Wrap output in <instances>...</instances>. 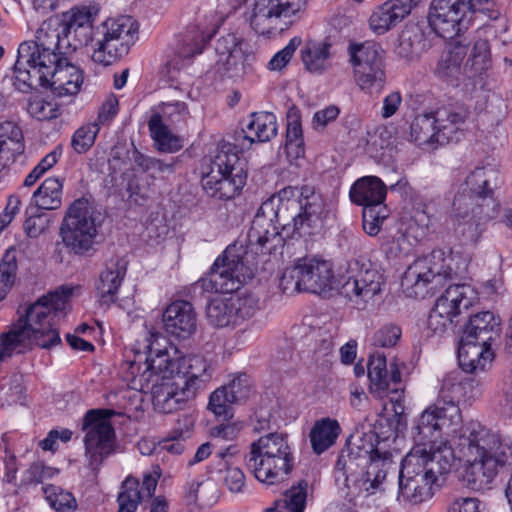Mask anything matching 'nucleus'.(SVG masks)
<instances>
[{"label":"nucleus","mask_w":512,"mask_h":512,"mask_svg":"<svg viewBox=\"0 0 512 512\" xmlns=\"http://www.w3.org/2000/svg\"><path fill=\"white\" fill-rule=\"evenodd\" d=\"M160 341H165L161 333L149 331L142 342H136L134 360L126 363L140 389L151 391L154 409L168 414L183 409L206 388L213 368L200 355L171 359Z\"/></svg>","instance_id":"obj_1"},{"label":"nucleus","mask_w":512,"mask_h":512,"mask_svg":"<svg viewBox=\"0 0 512 512\" xmlns=\"http://www.w3.org/2000/svg\"><path fill=\"white\" fill-rule=\"evenodd\" d=\"M322 201L312 186H287L259 208L248 231L251 247L271 253L286 237L309 236L319 221Z\"/></svg>","instance_id":"obj_2"},{"label":"nucleus","mask_w":512,"mask_h":512,"mask_svg":"<svg viewBox=\"0 0 512 512\" xmlns=\"http://www.w3.org/2000/svg\"><path fill=\"white\" fill-rule=\"evenodd\" d=\"M414 446L401 462L398 472L397 501L417 505L432 497V486L450 472L455 456L448 440L418 438L412 431Z\"/></svg>","instance_id":"obj_3"},{"label":"nucleus","mask_w":512,"mask_h":512,"mask_svg":"<svg viewBox=\"0 0 512 512\" xmlns=\"http://www.w3.org/2000/svg\"><path fill=\"white\" fill-rule=\"evenodd\" d=\"M457 448L467 462L464 479L473 490L489 488L500 469L512 465V440L478 422L460 429Z\"/></svg>","instance_id":"obj_4"},{"label":"nucleus","mask_w":512,"mask_h":512,"mask_svg":"<svg viewBox=\"0 0 512 512\" xmlns=\"http://www.w3.org/2000/svg\"><path fill=\"white\" fill-rule=\"evenodd\" d=\"M392 454L380 452L374 444V435L364 434L347 441L335 465L345 480L362 482L366 491L383 490L382 485L393 469Z\"/></svg>","instance_id":"obj_5"},{"label":"nucleus","mask_w":512,"mask_h":512,"mask_svg":"<svg viewBox=\"0 0 512 512\" xmlns=\"http://www.w3.org/2000/svg\"><path fill=\"white\" fill-rule=\"evenodd\" d=\"M73 293L69 287H61L38 298L30 304L12 328L31 349L32 345L50 349L61 343L56 319L64 315L67 301Z\"/></svg>","instance_id":"obj_6"},{"label":"nucleus","mask_w":512,"mask_h":512,"mask_svg":"<svg viewBox=\"0 0 512 512\" xmlns=\"http://www.w3.org/2000/svg\"><path fill=\"white\" fill-rule=\"evenodd\" d=\"M467 383L457 370L449 372L442 380L436 401L429 405L415 421L412 431L419 433L418 438L445 440L442 437L444 427L452 433L463 428L460 401L465 397Z\"/></svg>","instance_id":"obj_7"},{"label":"nucleus","mask_w":512,"mask_h":512,"mask_svg":"<svg viewBox=\"0 0 512 512\" xmlns=\"http://www.w3.org/2000/svg\"><path fill=\"white\" fill-rule=\"evenodd\" d=\"M245 465L255 478L273 485L287 478L294 467V456L287 436L269 433L250 445Z\"/></svg>","instance_id":"obj_8"},{"label":"nucleus","mask_w":512,"mask_h":512,"mask_svg":"<svg viewBox=\"0 0 512 512\" xmlns=\"http://www.w3.org/2000/svg\"><path fill=\"white\" fill-rule=\"evenodd\" d=\"M62 30L52 28L50 23L43 22L37 29L35 39L22 42L18 47L17 60L13 67L14 86L17 90L28 93L31 91V73L40 68V64L55 63L63 56L60 51Z\"/></svg>","instance_id":"obj_9"},{"label":"nucleus","mask_w":512,"mask_h":512,"mask_svg":"<svg viewBox=\"0 0 512 512\" xmlns=\"http://www.w3.org/2000/svg\"><path fill=\"white\" fill-rule=\"evenodd\" d=\"M247 174L236 145L222 143L211 163L210 171L202 177L207 195L217 200H230L244 187Z\"/></svg>","instance_id":"obj_10"},{"label":"nucleus","mask_w":512,"mask_h":512,"mask_svg":"<svg viewBox=\"0 0 512 512\" xmlns=\"http://www.w3.org/2000/svg\"><path fill=\"white\" fill-rule=\"evenodd\" d=\"M139 25L127 15L108 18L93 32L92 60L104 66L115 63L127 55L138 39Z\"/></svg>","instance_id":"obj_11"},{"label":"nucleus","mask_w":512,"mask_h":512,"mask_svg":"<svg viewBox=\"0 0 512 512\" xmlns=\"http://www.w3.org/2000/svg\"><path fill=\"white\" fill-rule=\"evenodd\" d=\"M116 414L111 409H91L83 418L85 457L95 475L104 461L116 451V435L110 420Z\"/></svg>","instance_id":"obj_12"},{"label":"nucleus","mask_w":512,"mask_h":512,"mask_svg":"<svg viewBox=\"0 0 512 512\" xmlns=\"http://www.w3.org/2000/svg\"><path fill=\"white\" fill-rule=\"evenodd\" d=\"M98 226L95 209L87 199L79 198L67 209L60 235L65 246L74 254L84 255L96 244Z\"/></svg>","instance_id":"obj_13"},{"label":"nucleus","mask_w":512,"mask_h":512,"mask_svg":"<svg viewBox=\"0 0 512 512\" xmlns=\"http://www.w3.org/2000/svg\"><path fill=\"white\" fill-rule=\"evenodd\" d=\"M242 247L229 246L211 267L207 277L198 281L201 288L209 293L231 294L237 291L254 275L253 268L246 260Z\"/></svg>","instance_id":"obj_14"},{"label":"nucleus","mask_w":512,"mask_h":512,"mask_svg":"<svg viewBox=\"0 0 512 512\" xmlns=\"http://www.w3.org/2000/svg\"><path fill=\"white\" fill-rule=\"evenodd\" d=\"M490 4V0H432L428 24L439 37L452 39L468 28L473 13L489 9Z\"/></svg>","instance_id":"obj_15"},{"label":"nucleus","mask_w":512,"mask_h":512,"mask_svg":"<svg viewBox=\"0 0 512 512\" xmlns=\"http://www.w3.org/2000/svg\"><path fill=\"white\" fill-rule=\"evenodd\" d=\"M452 268L445 263L444 253L433 250L430 254L418 258L408 266L401 279V287L408 297H423L426 288L434 281L451 278Z\"/></svg>","instance_id":"obj_16"},{"label":"nucleus","mask_w":512,"mask_h":512,"mask_svg":"<svg viewBox=\"0 0 512 512\" xmlns=\"http://www.w3.org/2000/svg\"><path fill=\"white\" fill-rule=\"evenodd\" d=\"M31 90L37 87L50 88L57 96L77 94L83 83V73L66 57L61 56L55 63L40 64L31 73Z\"/></svg>","instance_id":"obj_17"},{"label":"nucleus","mask_w":512,"mask_h":512,"mask_svg":"<svg viewBox=\"0 0 512 512\" xmlns=\"http://www.w3.org/2000/svg\"><path fill=\"white\" fill-rule=\"evenodd\" d=\"M348 274V279L342 285L341 294L358 308H364L381 292L383 276L369 260H352L348 266Z\"/></svg>","instance_id":"obj_18"},{"label":"nucleus","mask_w":512,"mask_h":512,"mask_svg":"<svg viewBox=\"0 0 512 512\" xmlns=\"http://www.w3.org/2000/svg\"><path fill=\"white\" fill-rule=\"evenodd\" d=\"M258 310L259 300L250 294L215 297L206 306V317L215 327L235 326L252 318Z\"/></svg>","instance_id":"obj_19"},{"label":"nucleus","mask_w":512,"mask_h":512,"mask_svg":"<svg viewBox=\"0 0 512 512\" xmlns=\"http://www.w3.org/2000/svg\"><path fill=\"white\" fill-rule=\"evenodd\" d=\"M159 113L153 114L148 127L157 149L161 152L173 153L182 148L180 139L173 135L163 123V119L171 124L185 121L189 116L188 106L183 101H165L159 105Z\"/></svg>","instance_id":"obj_20"},{"label":"nucleus","mask_w":512,"mask_h":512,"mask_svg":"<svg viewBox=\"0 0 512 512\" xmlns=\"http://www.w3.org/2000/svg\"><path fill=\"white\" fill-rule=\"evenodd\" d=\"M299 10V0H256L250 25L256 33L269 35L277 29L278 19Z\"/></svg>","instance_id":"obj_21"},{"label":"nucleus","mask_w":512,"mask_h":512,"mask_svg":"<svg viewBox=\"0 0 512 512\" xmlns=\"http://www.w3.org/2000/svg\"><path fill=\"white\" fill-rule=\"evenodd\" d=\"M162 320L166 332L176 338L187 339L196 331V313L188 301L177 300L169 304L163 312Z\"/></svg>","instance_id":"obj_22"},{"label":"nucleus","mask_w":512,"mask_h":512,"mask_svg":"<svg viewBox=\"0 0 512 512\" xmlns=\"http://www.w3.org/2000/svg\"><path fill=\"white\" fill-rule=\"evenodd\" d=\"M500 336V319L491 311H483L470 316L465 325L462 342L489 346Z\"/></svg>","instance_id":"obj_23"},{"label":"nucleus","mask_w":512,"mask_h":512,"mask_svg":"<svg viewBox=\"0 0 512 512\" xmlns=\"http://www.w3.org/2000/svg\"><path fill=\"white\" fill-rule=\"evenodd\" d=\"M242 46L243 40L234 33H228L216 41L215 51L220 56L228 77H241L246 73L249 55Z\"/></svg>","instance_id":"obj_24"},{"label":"nucleus","mask_w":512,"mask_h":512,"mask_svg":"<svg viewBox=\"0 0 512 512\" xmlns=\"http://www.w3.org/2000/svg\"><path fill=\"white\" fill-rule=\"evenodd\" d=\"M127 264L123 257H113L106 263L96 285L97 297L101 305L110 306L117 301L118 290L127 272Z\"/></svg>","instance_id":"obj_25"},{"label":"nucleus","mask_w":512,"mask_h":512,"mask_svg":"<svg viewBox=\"0 0 512 512\" xmlns=\"http://www.w3.org/2000/svg\"><path fill=\"white\" fill-rule=\"evenodd\" d=\"M97 4H90L71 10V15L62 27L64 37H73L76 43L74 47L87 45L92 42V24L99 13Z\"/></svg>","instance_id":"obj_26"},{"label":"nucleus","mask_w":512,"mask_h":512,"mask_svg":"<svg viewBox=\"0 0 512 512\" xmlns=\"http://www.w3.org/2000/svg\"><path fill=\"white\" fill-rule=\"evenodd\" d=\"M420 0H389L375 9L369 19V26L376 34H384L402 21L417 6Z\"/></svg>","instance_id":"obj_27"},{"label":"nucleus","mask_w":512,"mask_h":512,"mask_svg":"<svg viewBox=\"0 0 512 512\" xmlns=\"http://www.w3.org/2000/svg\"><path fill=\"white\" fill-rule=\"evenodd\" d=\"M276 134L277 122L273 113H252L246 129L238 133L236 141L241 149H245L255 142L270 141Z\"/></svg>","instance_id":"obj_28"},{"label":"nucleus","mask_w":512,"mask_h":512,"mask_svg":"<svg viewBox=\"0 0 512 512\" xmlns=\"http://www.w3.org/2000/svg\"><path fill=\"white\" fill-rule=\"evenodd\" d=\"M299 261L303 274L302 290L304 292L322 294L331 289L333 271L328 261L316 258H304Z\"/></svg>","instance_id":"obj_29"},{"label":"nucleus","mask_w":512,"mask_h":512,"mask_svg":"<svg viewBox=\"0 0 512 512\" xmlns=\"http://www.w3.org/2000/svg\"><path fill=\"white\" fill-rule=\"evenodd\" d=\"M367 373L371 389L377 392L397 391V388H391L390 386L391 384L397 385L401 382V371L397 364L390 363L388 370L386 356L380 352H375L370 356L367 364Z\"/></svg>","instance_id":"obj_30"},{"label":"nucleus","mask_w":512,"mask_h":512,"mask_svg":"<svg viewBox=\"0 0 512 512\" xmlns=\"http://www.w3.org/2000/svg\"><path fill=\"white\" fill-rule=\"evenodd\" d=\"M386 186L376 176H365L358 179L350 189L351 201L357 205L367 207H385Z\"/></svg>","instance_id":"obj_31"},{"label":"nucleus","mask_w":512,"mask_h":512,"mask_svg":"<svg viewBox=\"0 0 512 512\" xmlns=\"http://www.w3.org/2000/svg\"><path fill=\"white\" fill-rule=\"evenodd\" d=\"M478 300L477 292L470 285L457 284L449 286L445 292L437 298L435 305L454 318L469 309Z\"/></svg>","instance_id":"obj_32"},{"label":"nucleus","mask_w":512,"mask_h":512,"mask_svg":"<svg viewBox=\"0 0 512 512\" xmlns=\"http://www.w3.org/2000/svg\"><path fill=\"white\" fill-rule=\"evenodd\" d=\"M433 114L439 134V144L442 145L457 139L460 126L464 124L469 112L464 107H441Z\"/></svg>","instance_id":"obj_33"},{"label":"nucleus","mask_w":512,"mask_h":512,"mask_svg":"<svg viewBox=\"0 0 512 512\" xmlns=\"http://www.w3.org/2000/svg\"><path fill=\"white\" fill-rule=\"evenodd\" d=\"M210 39L211 28L197 19V23L189 25L180 35L177 53L181 58H192L202 53Z\"/></svg>","instance_id":"obj_34"},{"label":"nucleus","mask_w":512,"mask_h":512,"mask_svg":"<svg viewBox=\"0 0 512 512\" xmlns=\"http://www.w3.org/2000/svg\"><path fill=\"white\" fill-rule=\"evenodd\" d=\"M494 352L489 346L476 343L462 342L458 351L459 365L469 373L486 371L492 364Z\"/></svg>","instance_id":"obj_35"},{"label":"nucleus","mask_w":512,"mask_h":512,"mask_svg":"<svg viewBox=\"0 0 512 512\" xmlns=\"http://www.w3.org/2000/svg\"><path fill=\"white\" fill-rule=\"evenodd\" d=\"M496 177V173L492 169L485 167L475 168L465 179L467 193L479 198L482 202H486L487 208L491 205L492 209L496 206L493 199V188L491 187L492 179Z\"/></svg>","instance_id":"obj_36"},{"label":"nucleus","mask_w":512,"mask_h":512,"mask_svg":"<svg viewBox=\"0 0 512 512\" xmlns=\"http://www.w3.org/2000/svg\"><path fill=\"white\" fill-rule=\"evenodd\" d=\"M340 432L341 428L337 420L329 417L317 420L309 433L314 453L320 455L333 446Z\"/></svg>","instance_id":"obj_37"},{"label":"nucleus","mask_w":512,"mask_h":512,"mask_svg":"<svg viewBox=\"0 0 512 512\" xmlns=\"http://www.w3.org/2000/svg\"><path fill=\"white\" fill-rule=\"evenodd\" d=\"M350 62L353 68L385 66V51L379 43L365 41L349 45Z\"/></svg>","instance_id":"obj_38"},{"label":"nucleus","mask_w":512,"mask_h":512,"mask_svg":"<svg viewBox=\"0 0 512 512\" xmlns=\"http://www.w3.org/2000/svg\"><path fill=\"white\" fill-rule=\"evenodd\" d=\"M286 118L285 150L287 156L293 159L303 157L305 149L300 110L296 106L290 107L287 111Z\"/></svg>","instance_id":"obj_39"},{"label":"nucleus","mask_w":512,"mask_h":512,"mask_svg":"<svg viewBox=\"0 0 512 512\" xmlns=\"http://www.w3.org/2000/svg\"><path fill=\"white\" fill-rule=\"evenodd\" d=\"M492 215L488 211H476L472 209V216L469 218H461V220L449 219V223L454 231L455 236L462 244L467 245L476 243L480 238L481 231L479 224L481 220H488Z\"/></svg>","instance_id":"obj_40"},{"label":"nucleus","mask_w":512,"mask_h":512,"mask_svg":"<svg viewBox=\"0 0 512 512\" xmlns=\"http://www.w3.org/2000/svg\"><path fill=\"white\" fill-rule=\"evenodd\" d=\"M62 189V180L50 177L34 191L32 199L38 209L56 210L62 203Z\"/></svg>","instance_id":"obj_41"},{"label":"nucleus","mask_w":512,"mask_h":512,"mask_svg":"<svg viewBox=\"0 0 512 512\" xmlns=\"http://www.w3.org/2000/svg\"><path fill=\"white\" fill-rule=\"evenodd\" d=\"M410 140L419 146L439 143L436 120L433 113L417 115L410 125Z\"/></svg>","instance_id":"obj_42"},{"label":"nucleus","mask_w":512,"mask_h":512,"mask_svg":"<svg viewBox=\"0 0 512 512\" xmlns=\"http://www.w3.org/2000/svg\"><path fill=\"white\" fill-rule=\"evenodd\" d=\"M355 81L359 88L367 94L378 95L386 85L385 66L354 68Z\"/></svg>","instance_id":"obj_43"},{"label":"nucleus","mask_w":512,"mask_h":512,"mask_svg":"<svg viewBox=\"0 0 512 512\" xmlns=\"http://www.w3.org/2000/svg\"><path fill=\"white\" fill-rule=\"evenodd\" d=\"M331 44L328 42L312 43L301 50L302 62L311 73H323L328 68L331 57Z\"/></svg>","instance_id":"obj_44"},{"label":"nucleus","mask_w":512,"mask_h":512,"mask_svg":"<svg viewBox=\"0 0 512 512\" xmlns=\"http://www.w3.org/2000/svg\"><path fill=\"white\" fill-rule=\"evenodd\" d=\"M465 55L466 48L464 46L454 45L442 54L436 67V74L445 79L458 78Z\"/></svg>","instance_id":"obj_45"},{"label":"nucleus","mask_w":512,"mask_h":512,"mask_svg":"<svg viewBox=\"0 0 512 512\" xmlns=\"http://www.w3.org/2000/svg\"><path fill=\"white\" fill-rule=\"evenodd\" d=\"M142 500V493L139 490V481L134 477H127L117 496V512H135Z\"/></svg>","instance_id":"obj_46"},{"label":"nucleus","mask_w":512,"mask_h":512,"mask_svg":"<svg viewBox=\"0 0 512 512\" xmlns=\"http://www.w3.org/2000/svg\"><path fill=\"white\" fill-rule=\"evenodd\" d=\"M18 271L15 249H8L0 262V301L5 299L12 289Z\"/></svg>","instance_id":"obj_47"},{"label":"nucleus","mask_w":512,"mask_h":512,"mask_svg":"<svg viewBox=\"0 0 512 512\" xmlns=\"http://www.w3.org/2000/svg\"><path fill=\"white\" fill-rule=\"evenodd\" d=\"M485 207H487L486 202H482L474 195L463 191L455 195L452 203V213L449 219L458 221L461 220V218H469L472 216L473 208H475L476 211H485Z\"/></svg>","instance_id":"obj_48"},{"label":"nucleus","mask_w":512,"mask_h":512,"mask_svg":"<svg viewBox=\"0 0 512 512\" xmlns=\"http://www.w3.org/2000/svg\"><path fill=\"white\" fill-rule=\"evenodd\" d=\"M228 397L236 404L245 403L253 393V384L249 376L245 373H237L232 376L230 381L223 385Z\"/></svg>","instance_id":"obj_49"},{"label":"nucleus","mask_w":512,"mask_h":512,"mask_svg":"<svg viewBox=\"0 0 512 512\" xmlns=\"http://www.w3.org/2000/svg\"><path fill=\"white\" fill-rule=\"evenodd\" d=\"M58 473L56 468L46 466L41 461H36L23 472L19 487H28L31 485H38L47 479L53 478Z\"/></svg>","instance_id":"obj_50"},{"label":"nucleus","mask_w":512,"mask_h":512,"mask_svg":"<svg viewBox=\"0 0 512 512\" xmlns=\"http://www.w3.org/2000/svg\"><path fill=\"white\" fill-rule=\"evenodd\" d=\"M308 493V482L300 480L296 485L291 486L279 499L290 512H303L306 506Z\"/></svg>","instance_id":"obj_51"},{"label":"nucleus","mask_w":512,"mask_h":512,"mask_svg":"<svg viewBox=\"0 0 512 512\" xmlns=\"http://www.w3.org/2000/svg\"><path fill=\"white\" fill-rule=\"evenodd\" d=\"M99 130L98 123H90L78 128L71 140V146L75 152L81 154L88 151L93 146Z\"/></svg>","instance_id":"obj_52"},{"label":"nucleus","mask_w":512,"mask_h":512,"mask_svg":"<svg viewBox=\"0 0 512 512\" xmlns=\"http://www.w3.org/2000/svg\"><path fill=\"white\" fill-rule=\"evenodd\" d=\"M387 207H367L363 208L362 226L369 236H376L381 229L383 222L388 218Z\"/></svg>","instance_id":"obj_53"},{"label":"nucleus","mask_w":512,"mask_h":512,"mask_svg":"<svg viewBox=\"0 0 512 512\" xmlns=\"http://www.w3.org/2000/svg\"><path fill=\"white\" fill-rule=\"evenodd\" d=\"M302 276L300 261L298 260L293 266L287 267L283 271L279 281L280 289L288 295L304 292L302 290L304 287Z\"/></svg>","instance_id":"obj_54"},{"label":"nucleus","mask_w":512,"mask_h":512,"mask_svg":"<svg viewBox=\"0 0 512 512\" xmlns=\"http://www.w3.org/2000/svg\"><path fill=\"white\" fill-rule=\"evenodd\" d=\"M228 396L223 386L217 388L210 394L207 409L217 417L232 418V405L235 403Z\"/></svg>","instance_id":"obj_55"},{"label":"nucleus","mask_w":512,"mask_h":512,"mask_svg":"<svg viewBox=\"0 0 512 512\" xmlns=\"http://www.w3.org/2000/svg\"><path fill=\"white\" fill-rule=\"evenodd\" d=\"M457 319L447 313V310H441L440 307L434 304L428 317V328L438 335L453 330L456 327Z\"/></svg>","instance_id":"obj_56"},{"label":"nucleus","mask_w":512,"mask_h":512,"mask_svg":"<svg viewBox=\"0 0 512 512\" xmlns=\"http://www.w3.org/2000/svg\"><path fill=\"white\" fill-rule=\"evenodd\" d=\"M29 350L16 331L11 327L7 333L0 337V362L11 357L14 353H24Z\"/></svg>","instance_id":"obj_57"},{"label":"nucleus","mask_w":512,"mask_h":512,"mask_svg":"<svg viewBox=\"0 0 512 512\" xmlns=\"http://www.w3.org/2000/svg\"><path fill=\"white\" fill-rule=\"evenodd\" d=\"M132 158L135 165L143 172L163 173L166 171H173L174 163H165L160 159L148 157L142 154L136 148L133 151Z\"/></svg>","instance_id":"obj_58"},{"label":"nucleus","mask_w":512,"mask_h":512,"mask_svg":"<svg viewBox=\"0 0 512 512\" xmlns=\"http://www.w3.org/2000/svg\"><path fill=\"white\" fill-rule=\"evenodd\" d=\"M402 330L394 323H387L381 326L373 336V344L382 348L394 347L400 340Z\"/></svg>","instance_id":"obj_59"},{"label":"nucleus","mask_w":512,"mask_h":512,"mask_svg":"<svg viewBox=\"0 0 512 512\" xmlns=\"http://www.w3.org/2000/svg\"><path fill=\"white\" fill-rule=\"evenodd\" d=\"M472 67L475 73H482L490 65V46L487 40L478 39L475 41L471 51Z\"/></svg>","instance_id":"obj_60"},{"label":"nucleus","mask_w":512,"mask_h":512,"mask_svg":"<svg viewBox=\"0 0 512 512\" xmlns=\"http://www.w3.org/2000/svg\"><path fill=\"white\" fill-rule=\"evenodd\" d=\"M300 37H293L289 43L280 51H278L269 61L268 68L272 71L282 70L291 60L296 49L301 45Z\"/></svg>","instance_id":"obj_61"},{"label":"nucleus","mask_w":512,"mask_h":512,"mask_svg":"<svg viewBox=\"0 0 512 512\" xmlns=\"http://www.w3.org/2000/svg\"><path fill=\"white\" fill-rule=\"evenodd\" d=\"M28 113L38 120H50L57 117V109L51 102L41 98H34L28 102Z\"/></svg>","instance_id":"obj_62"},{"label":"nucleus","mask_w":512,"mask_h":512,"mask_svg":"<svg viewBox=\"0 0 512 512\" xmlns=\"http://www.w3.org/2000/svg\"><path fill=\"white\" fill-rule=\"evenodd\" d=\"M243 428L242 422H233L220 424L211 429V436L213 437L214 443L218 446L221 440L232 441L234 440Z\"/></svg>","instance_id":"obj_63"},{"label":"nucleus","mask_w":512,"mask_h":512,"mask_svg":"<svg viewBox=\"0 0 512 512\" xmlns=\"http://www.w3.org/2000/svg\"><path fill=\"white\" fill-rule=\"evenodd\" d=\"M48 219L45 214H35L27 217L24 222V230L30 238H36L45 231Z\"/></svg>","instance_id":"obj_64"}]
</instances>
